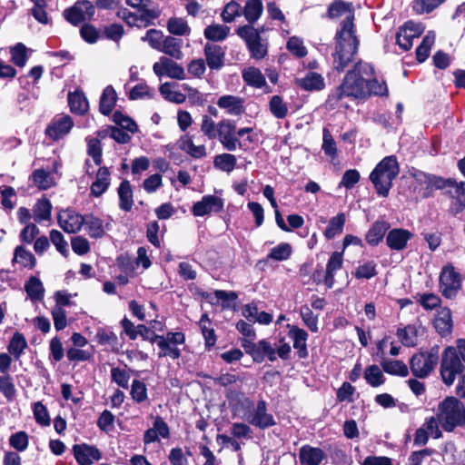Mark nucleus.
I'll return each mask as SVG.
<instances>
[{"label": "nucleus", "mask_w": 465, "mask_h": 465, "mask_svg": "<svg viewBox=\"0 0 465 465\" xmlns=\"http://www.w3.org/2000/svg\"><path fill=\"white\" fill-rule=\"evenodd\" d=\"M374 74L373 66L366 62H357L344 76L341 84L327 98V104L335 107L343 98L364 99L368 97L366 77Z\"/></svg>", "instance_id": "1"}, {"label": "nucleus", "mask_w": 465, "mask_h": 465, "mask_svg": "<svg viewBox=\"0 0 465 465\" xmlns=\"http://www.w3.org/2000/svg\"><path fill=\"white\" fill-rule=\"evenodd\" d=\"M334 39L333 67L338 72H342L353 61L359 47L352 15H350L341 22V29L337 31Z\"/></svg>", "instance_id": "2"}, {"label": "nucleus", "mask_w": 465, "mask_h": 465, "mask_svg": "<svg viewBox=\"0 0 465 465\" xmlns=\"http://www.w3.org/2000/svg\"><path fill=\"white\" fill-rule=\"evenodd\" d=\"M399 172V163L394 155L384 157L372 170L370 180L380 196L387 197L389 195L392 182L398 176Z\"/></svg>", "instance_id": "3"}, {"label": "nucleus", "mask_w": 465, "mask_h": 465, "mask_svg": "<svg viewBox=\"0 0 465 465\" xmlns=\"http://www.w3.org/2000/svg\"><path fill=\"white\" fill-rule=\"evenodd\" d=\"M438 420L445 431H453L465 425V406L455 397H447L438 408Z\"/></svg>", "instance_id": "4"}, {"label": "nucleus", "mask_w": 465, "mask_h": 465, "mask_svg": "<svg viewBox=\"0 0 465 465\" xmlns=\"http://www.w3.org/2000/svg\"><path fill=\"white\" fill-rule=\"evenodd\" d=\"M465 370V363L457 354V349L454 346H448L441 354L440 373L443 383L451 386L457 376Z\"/></svg>", "instance_id": "5"}, {"label": "nucleus", "mask_w": 465, "mask_h": 465, "mask_svg": "<svg viewBox=\"0 0 465 465\" xmlns=\"http://www.w3.org/2000/svg\"><path fill=\"white\" fill-rule=\"evenodd\" d=\"M262 31L250 25L236 29L238 36L245 42L251 57L255 60H262L268 54V43L266 39L262 38Z\"/></svg>", "instance_id": "6"}, {"label": "nucleus", "mask_w": 465, "mask_h": 465, "mask_svg": "<svg viewBox=\"0 0 465 465\" xmlns=\"http://www.w3.org/2000/svg\"><path fill=\"white\" fill-rule=\"evenodd\" d=\"M439 362V348L433 347L430 351H420L411 356L409 361L412 375L419 379L427 378Z\"/></svg>", "instance_id": "7"}, {"label": "nucleus", "mask_w": 465, "mask_h": 465, "mask_svg": "<svg viewBox=\"0 0 465 465\" xmlns=\"http://www.w3.org/2000/svg\"><path fill=\"white\" fill-rule=\"evenodd\" d=\"M411 174L416 182L414 190L418 191L422 198L430 197L434 190L446 189V184L451 183L450 179H444L419 170H416Z\"/></svg>", "instance_id": "8"}, {"label": "nucleus", "mask_w": 465, "mask_h": 465, "mask_svg": "<svg viewBox=\"0 0 465 465\" xmlns=\"http://www.w3.org/2000/svg\"><path fill=\"white\" fill-rule=\"evenodd\" d=\"M95 8L92 2L88 0L77 1L72 7L64 12L65 19L74 25L92 19L94 15Z\"/></svg>", "instance_id": "9"}, {"label": "nucleus", "mask_w": 465, "mask_h": 465, "mask_svg": "<svg viewBox=\"0 0 465 465\" xmlns=\"http://www.w3.org/2000/svg\"><path fill=\"white\" fill-rule=\"evenodd\" d=\"M236 125L233 121L222 120L217 124V134L219 142L224 149L228 151H235L237 147H242V143L235 136Z\"/></svg>", "instance_id": "10"}, {"label": "nucleus", "mask_w": 465, "mask_h": 465, "mask_svg": "<svg viewBox=\"0 0 465 465\" xmlns=\"http://www.w3.org/2000/svg\"><path fill=\"white\" fill-rule=\"evenodd\" d=\"M424 26L412 21L406 22L396 34V42L403 51L412 47V41L421 35Z\"/></svg>", "instance_id": "11"}, {"label": "nucleus", "mask_w": 465, "mask_h": 465, "mask_svg": "<svg viewBox=\"0 0 465 465\" xmlns=\"http://www.w3.org/2000/svg\"><path fill=\"white\" fill-rule=\"evenodd\" d=\"M246 420L250 424L261 430H265L276 423L273 416L267 411V403L263 400L258 401L257 406L252 411H250Z\"/></svg>", "instance_id": "12"}, {"label": "nucleus", "mask_w": 465, "mask_h": 465, "mask_svg": "<svg viewBox=\"0 0 465 465\" xmlns=\"http://www.w3.org/2000/svg\"><path fill=\"white\" fill-rule=\"evenodd\" d=\"M153 71L158 77L167 75L177 80H183L185 77L183 66L166 56L160 57L159 62L153 64Z\"/></svg>", "instance_id": "13"}, {"label": "nucleus", "mask_w": 465, "mask_h": 465, "mask_svg": "<svg viewBox=\"0 0 465 465\" xmlns=\"http://www.w3.org/2000/svg\"><path fill=\"white\" fill-rule=\"evenodd\" d=\"M440 283L442 294L447 298H452L460 288V277L451 265L445 266L440 275Z\"/></svg>", "instance_id": "14"}, {"label": "nucleus", "mask_w": 465, "mask_h": 465, "mask_svg": "<svg viewBox=\"0 0 465 465\" xmlns=\"http://www.w3.org/2000/svg\"><path fill=\"white\" fill-rule=\"evenodd\" d=\"M59 226L67 233H75L84 226V219L74 210L61 212L57 217Z\"/></svg>", "instance_id": "15"}, {"label": "nucleus", "mask_w": 465, "mask_h": 465, "mask_svg": "<svg viewBox=\"0 0 465 465\" xmlns=\"http://www.w3.org/2000/svg\"><path fill=\"white\" fill-rule=\"evenodd\" d=\"M223 209V201L215 195H205L201 201L195 203L193 206L194 216H204L211 213H219Z\"/></svg>", "instance_id": "16"}, {"label": "nucleus", "mask_w": 465, "mask_h": 465, "mask_svg": "<svg viewBox=\"0 0 465 465\" xmlns=\"http://www.w3.org/2000/svg\"><path fill=\"white\" fill-rule=\"evenodd\" d=\"M73 451L79 465H92L94 460L102 459V454L95 446L85 443L74 445Z\"/></svg>", "instance_id": "17"}, {"label": "nucleus", "mask_w": 465, "mask_h": 465, "mask_svg": "<svg viewBox=\"0 0 465 465\" xmlns=\"http://www.w3.org/2000/svg\"><path fill=\"white\" fill-rule=\"evenodd\" d=\"M74 126L73 119L69 115H63L54 118L47 126L45 134L54 141H56L67 134Z\"/></svg>", "instance_id": "18"}, {"label": "nucleus", "mask_w": 465, "mask_h": 465, "mask_svg": "<svg viewBox=\"0 0 465 465\" xmlns=\"http://www.w3.org/2000/svg\"><path fill=\"white\" fill-rule=\"evenodd\" d=\"M412 236L413 234L406 229H392L386 236V244L391 250L402 251Z\"/></svg>", "instance_id": "19"}, {"label": "nucleus", "mask_w": 465, "mask_h": 465, "mask_svg": "<svg viewBox=\"0 0 465 465\" xmlns=\"http://www.w3.org/2000/svg\"><path fill=\"white\" fill-rule=\"evenodd\" d=\"M203 51L207 65L210 69L219 70L223 66L225 52L222 46L207 43L204 45Z\"/></svg>", "instance_id": "20"}, {"label": "nucleus", "mask_w": 465, "mask_h": 465, "mask_svg": "<svg viewBox=\"0 0 465 465\" xmlns=\"http://www.w3.org/2000/svg\"><path fill=\"white\" fill-rule=\"evenodd\" d=\"M219 108L223 109L230 115H241L244 113V99L239 96L225 94L222 95L217 100Z\"/></svg>", "instance_id": "21"}, {"label": "nucleus", "mask_w": 465, "mask_h": 465, "mask_svg": "<svg viewBox=\"0 0 465 465\" xmlns=\"http://www.w3.org/2000/svg\"><path fill=\"white\" fill-rule=\"evenodd\" d=\"M326 459V454L321 448L303 445L299 450L301 465H320Z\"/></svg>", "instance_id": "22"}, {"label": "nucleus", "mask_w": 465, "mask_h": 465, "mask_svg": "<svg viewBox=\"0 0 465 465\" xmlns=\"http://www.w3.org/2000/svg\"><path fill=\"white\" fill-rule=\"evenodd\" d=\"M433 326L441 337H447L451 333L453 321L449 308L444 307L438 311L433 320Z\"/></svg>", "instance_id": "23"}, {"label": "nucleus", "mask_w": 465, "mask_h": 465, "mask_svg": "<svg viewBox=\"0 0 465 465\" xmlns=\"http://www.w3.org/2000/svg\"><path fill=\"white\" fill-rule=\"evenodd\" d=\"M289 337L293 341V348L297 350L299 358L304 359L308 356V350L306 341L308 333L303 330L294 325H288Z\"/></svg>", "instance_id": "24"}, {"label": "nucleus", "mask_w": 465, "mask_h": 465, "mask_svg": "<svg viewBox=\"0 0 465 465\" xmlns=\"http://www.w3.org/2000/svg\"><path fill=\"white\" fill-rule=\"evenodd\" d=\"M182 48V39L173 35H166L158 52L163 53L173 59L180 60L183 56Z\"/></svg>", "instance_id": "25"}, {"label": "nucleus", "mask_w": 465, "mask_h": 465, "mask_svg": "<svg viewBox=\"0 0 465 465\" xmlns=\"http://www.w3.org/2000/svg\"><path fill=\"white\" fill-rule=\"evenodd\" d=\"M178 146L182 151L195 159H201L207 155L205 145H195L192 136L189 134L181 136L178 141Z\"/></svg>", "instance_id": "26"}, {"label": "nucleus", "mask_w": 465, "mask_h": 465, "mask_svg": "<svg viewBox=\"0 0 465 465\" xmlns=\"http://www.w3.org/2000/svg\"><path fill=\"white\" fill-rule=\"evenodd\" d=\"M110 172L107 167H100L95 181L92 183L90 188L91 195L100 197L104 194L110 185Z\"/></svg>", "instance_id": "27"}, {"label": "nucleus", "mask_w": 465, "mask_h": 465, "mask_svg": "<svg viewBox=\"0 0 465 465\" xmlns=\"http://www.w3.org/2000/svg\"><path fill=\"white\" fill-rule=\"evenodd\" d=\"M295 84L306 91H320L325 86L323 77L314 72H309L304 77L296 78Z\"/></svg>", "instance_id": "28"}, {"label": "nucleus", "mask_w": 465, "mask_h": 465, "mask_svg": "<svg viewBox=\"0 0 465 465\" xmlns=\"http://www.w3.org/2000/svg\"><path fill=\"white\" fill-rule=\"evenodd\" d=\"M391 225L385 221H376L372 223L365 235V240L371 246L378 245L383 239Z\"/></svg>", "instance_id": "29"}, {"label": "nucleus", "mask_w": 465, "mask_h": 465, "mask_svg": "<svg viewBox=\"0 0 465 465\" xmlns=\"http://www.w3.org/2000/svg\"><path fill=\"white\" fill-rule=\"evenodd\" d=\"M342 267V253L334 252L330 257L327 266L326 273L324 277V284L328 289H331L334 285V274Z\"/></svg>", "instance_id": "30"}, {"label": "nucleus", "mask_w": 465, "mask_h": 465, "mask_svg": "<svg viewBox=\"0 0 465 465\" xmlns=\"http://www.w3.org/2000/svg\"><path fill=\"white\" fill-rule=\"evenodd\" d=\"M117 193L119 197V208L124 212H130L134 205V193L129 181L121 182Z\"/></svg>", "instance_id": "31"}, {"label": "nucleus", "mask_w": 465, "mask_h": 465, "mask_svg": "<svg viewBox=\"0 0 465 465\" xmlns=\"http://www.w3.org/2000/svg\"><path fill=\"white\" fill-rule=\"evenodd\" d=\"M117 94L112 85H107L100 97L99 111L104 115H109L115 106Z\"/></svg>", "instance_id": "32"}, {"label": "nucleus", "mask_w": 465, "mask_h": 465, "mask_svg": "<svg viewBox=\"0 0 465 465\" xmlns=\"http://www.w3.org/2000/svg\"><path fill=\"white\" fill-rule=\"evenodd\" d=\"M244 83L254 88H262L266 85V79L261 70L254 66L245 68L242 73Z\"/></svg>", "instance_id": "33"}, {"label": "nucleus", "mask_w": 465, "mask_h": 465, "mask_svg": "<svg viewBox=\"0 0 465 465\" xmlns=\"http://www.w3.org/2000/svg\"><path fill=\"white\" fill-rule=\"evenodd\" d=\"M84 225L91 238L98 239L104 235V222L100 218L87 214L84 216Z\"/></svg>", "instance_id": "34"}, {"label": "nucleus", "mask_w": 465, "mask_h": 465, "mask_svg": "<svg viewBox=\"0 0 465 465\" xmlns=\"http://www.w3.org/2000/svg\"><path fill=\"white\" fill-rule=\"evenodd\" d=\"M212 322L207 313L202 315L199 321L202 334L204 338V345L207 350H211L216 343V335L213 328L211 326Z\"/></svg>", "instance_id": "35"}, {"label": "nucleus", "mask_w": 465, "mask_h": 465, "mask_svg": "<svg viewBox=\"0 0 465 465\" xmlns=\"http://www.w3.org/2000/svg\"><path fill=\"white\" fill-rule=\"evenodd\" d=\"M242 11L249 25H252L262 14V2L261 0H248Z\"/></svg>", "instance_id": "36"}, {"label": "nucleus", "mask_w": 465, "mask_h": 465, "mask_svg": "<svg viewBox=\"0 0 465 465\" xmlns=\"http://www.w3.org/2000/svg\"><path fill=\"white\" fill-rule=\"evenodd\" d=\"M229 34L230 27L220 24H212L203 31L204 37L213 42H222L227 38Z\"/></svg>", "instance_id": "37"}, {"label": "nucleus", "mask_w": 465, "mask_h": 465, "mask_svg": "<svg viewBox=\"0 0 465 465\" xmlns=\"http://www.w3.org/2000/svg\"><path fill=\"white\" fill-rule=\"evenodd\" d=\"M166 27L168 32L173 35L183 36L191 34V27L183 17H170L167 21Z\"/></svg>", "instance_id": "38"}, {"label": "nucleus", "mask_w": 465, "mask_h": 465, "mask_svg": "<svg viewBox=\"0 0 465 465\" xmlns=\"http://www.w3.org/2000/svg\"><path fill=\"white\" fill-rule=\"evenodd\" d=\"M450 183L446 184L444 193L451 198H455L461 208H465V182L457 183L456 180L450 178Z\"/></svg>", "instance_id": "39"}, {"label": "nucleus", "mask_w": 465, "mask_h": 465, "mask_svg": "<svg viewBox=\"0 0 465 465\" xmlns=\"http://www.w3.org/2000/svg\"><path fill=\"white\" fill-rule=\"evenodd\" d=\"M381 366L386 373L391 375L406 377L409 374L408 366L399 360H383Z\"/></svg>", "instance_id": "40"}, {"label": "nucleus", "mask_w": 465, "mask_h": 465, "mask_svg": "<svg viewBox=\"0 0 465 465\" xmlns=\"http://www.w3.org/2000/svg\"><path fill=\"white\" fill-rule=\"evenodd\" d=\"M346 222L345 213H340L336 216L332 217L329 221V224L324 231V236L328 239H333L336 235L340 234L343 231V227Z\"/></svg>", "instance_id": "41"}, {"label": "nucleus", "mask_w": 465, "mask_h": 465, "mask_svg": "<svg viewBox=\"0 0 465 465\" xmlns=\"http://www.w3.org/2000/svg\"><path fill=\"white\" fill-rule=\"evenodd\" d=\"M25 290L32 301L37 302L44 298L45 289L37 277L31 276L25 284Z\"/></svg>", "instance_id": "42"}, {"label": "nucleus", "mask_w": 465, "mask_h": 465, "mask_svg": "<svg viewBox=\"0 0 465 465\" xmlns=\"http://www.w3.org/2000/svg\"><path fill=\"white\" fill-rule=\"evenodd\" d=\"M68 104L71 111L77 114H84L88 110V101L81 92L70 93Z\"/></svg>", "instance_id": "43"}, {"label": "nucleus", "mask_w": 465, "mask_h": 465, "mask_svg": "<svg viewBox=\"0 0 465 465\" xmlns=\"http://www.w3.org/2000/svg\"><path fill=\"white\" fill-rule=\"evenodd\" d=\"M52 204L47 198L39 199L33 209L34 219L36 223L50 220Z\"/></svg>", "instance_id": "44"}, {"label": "nucleus", "mask_w": 465, "mask_h": 465, "mask_svg": "<svg viewBox=\"0 0 465 465\" xmlns=\"http://www.w3.org/2000/svg\"><path fill=\"white\" fill-rule=\"evenodd\" d=\"M26 348L27 341L25 336L22 333L16 331L7 346V351L9 354L13 355L15 360H19Z\"/></svg>", "instance_id": "45"}, {"label": "nucleus", "mask_w": 465, "mask_h": 465, "mask_svg": "<svg viewBox=\"0 0 465 465\" xmlns=\"http://www.w3.org/2000/svg\"><path fill=\"white\" fill-rule=\"evenodd\" d=\"M237 159L231 153H221L214 157L213 166L223 172L230 173L236 166Z\"/></svg>", "instance_id": "46"}, {"label": "nucleus", "mask_w": 465, "mask_h": 465, "mask_svg": "<svg viewBox=\"0 0 465 465\" xmlns=\"http://www.w3.org/2000/svg\"><path fill=\"white\" fill-rule=\"evenodd\" d=\"M396 334L404 346L414 347L417 344V329L413 325L399 328Z\"/></svg>", "instance_id": "47"}, {"label": "nucleus", "mask_w": 465, "mask_h": 465, "mask_svg": "<svg viewBox=\"0 0 465 465\" xmlns=\"http://www.w3.org/2000/svg\"><path fill=\"white\" fill-rule=\"evenodd\" d=\"M435 42V34L429 32L416 49V58L419 63L424 62L430 55V51Z\"/></svg>", "instance_id": "48"}, {"label": "nucleus", "mask_w": 465, "mask_h": 465, "mask_svg": "<svg viewBox=\"0 0 465 465\" xmlns=\"http://www.w3.org/2000/svg\"><path fill=\"white\" fill-rule=\"evenodd\" d=\"M155 342L160 349V351L158 352L159 358L169 356L172 359L176 360L181 357V350L176 346H173L168 343L166 339H164V336L160 335V338H157Z\"/></svg>", "instance_id": "49"}, {"label": "nucleus", "mask_w": 465, "mask_h": 465, "mask_svg": "<svg viewBox=\"0 0 465 465\" xmlns=\"http://www.w3.org/2000/svg\"><path fill=\"white\" fill-rule=\"evenodd\" d=\"M364 379L372 387H378L385 382V378L381 369L375 365H370L365 369Z\"/></svg>", "instance_id": "50"}, {"label": "nucleus", "mask_w": 465, "mask_h": 465, "mask_svg": "<svg viewBox=\"0 0 465 465\" xmlns=\"http://www.w3.org/2000/svg\"><path fill=\"white\" fill-rule=\"evenodd\" d=\"M271 114L277 119H283L288 114L287 104L283 102L280 95H273L269 102Z\"/></svg>", "instance_id": "51"}, {"label": "nucleus", "mask_w": 465, "mask_h": 465, "mask_svg": "<svg viewBox=\"0 0 465 465\" xmlns=\"http://www.w3.org/2000/svg\"><path fill=\"white\" fill-rule=\"evenodd\" d=\"M162 14L159 7L154 6L153 8H147L145 5L141 7L139 19L142 21V25H139V28L147 27L154 25L153 21L157 19Z\"/></svg>", "instance_id": "52"}, {"label": "nucleus", "mask_w": 465, "mask_h": 465, "mask_svg": "<svg viewBox=\"0 0 465 465\" xmlns=\"http://www.w3.org/2000/svg\"><path fill=\"white\" fill-rule=\"evenodd\" d=\"M292 252V248L291 244L287 242H282L271 250L267 255V259L277 262L286 261L291 257Z\"/></svg>", "instance_id": "53"}, {"label": "nucleus", "mask_w": 465, "mask_h": 465, "mask_svg": "<svg viewBox=\"0 0 465 465\" xmlns=\"http://www.w3.org/2000/svg\"><path fill=\"white\" fill-rule=\"evenodd\" d=\"M14 261L29 269H33L36 264V260L33 253L25 250L23 246H17L15 248Z\"/></svg>", "instance_id": "54"}, {"label": "nucleus", "mask_w": 465, "mask_h": 465, "mask_svg": "<svg viewBox=\"0 0 465 465\" xmlns=\"http://www.w3.org/2000/svg\"><path fill=\"white\" fill-rule=\"evenodd\" d=\"M0 392L9 402L15 399L16 389L10 374L0 376Z\"/></svg>", "instance_id": "55"}, {"label": "nucleus", "mask_w": 465, "mask_h": 465, "mask_svg": "<svg viewBox=\"0 0 465 465\" xmlns=\"http://www.w3.org/2000/svg\"><path fill=\"white\" fill-rule=\"evenodd\" d=\"M113 121L119 125L123 130L135 134L138 131L136 123L129 116L124 115L120 111H115L113 114Z\"/></svg>", "instance_id": "56"}, {"label": "nucleus", "mask_w": 465, "mask_h": 465, "mask_svg": "<svg viewBox=\"0 0 465 465\" xmlns=\"http://www.w3.org/2000/svg\"><path fill=\"white\" fill-rule=\"evenodd\" d=\"M166 35L161 30L149 29L145 35L141 38L143 42L148 43V45L154 50L159 51L161 45Z\"/></svg>", "instance_id": "57"}, {"label": "nucleus", "mask_w": 465, "mask_h": 465, "mask_svg": "<svg viewBox=\"0 0 465 465\" xmlns=\"http://www.w3.org/2000/svg\"><path fill=\"white\" fill-rule=\"evenodd\" d=\"M87 153L91 156L96 165L102 163V146L99 138L87 137Z\"/></svg>", "instance_id": "58"}, {"label": "nucleus", "mask_w": 465, "mask_h": 465, "mask_svg": "<svg viewBox=\"0 0 465 465\" xmlns=\"http://www.w3.org/2000/svg\"><path fill=\"white\" fill-rule=\"evenodd\" d=\"M242 14V11L241 5L235 1H231L225 5L221 16L224 23H232Z\"/></svg>", "instance_id": "59"}, {"label": "nucleus", "mask_w": 465, "mask_h": 465, "mask_svg": "<svg viewBox=\"0 0 465 465\" xmlns=\"http://www.w3.org/2000/svg\"><path fill=\"white\" fill-rule=\"evenodd\" d=\"M155 94L154 89L148 86L145 83H140L134 86L129 94L131 100H137L143 98H153Z\"/></svg>", "instance_id": "60"}, {"label": "nucleus", "mask_w": 465, "mask_h": 465, "mask_svg": "<svg viewBox=\"0 0 465 465\" xmlns=\"http://www.w3.org/2000/svg\"><path fill=\"white\" fill-rule=\"evenodd\" d=\"M366 89L368 91V97L371 95L387 96L388 88L384 81L380 82L379 80L372 78H366Z\"/></svg>", "instance_id": "61"}, {"label": "nucleus", "mask_w": 465, "mask_h": 465, "mask_svg": "<svg viewBox=\"0 0 465 465\" xmlns=\"http://www.w3.org/2000/svg\"><path fill=\"white\" fill-rule=\"evenodd\" d=\"M445 0H415L412 8L419 14H429L440 5Z\"/></svg>", "instance_id": "62"}, {"label": "nucleus", "mask_w": 465, "mask_h": 465, "mask_svg": "<svg viewBox=\"0 0 465 465\" xmlns=\"http://www.w3.org/2000/svg\"><path fill=\"white\" fill-rule=\"evenodd\" d=\"M300 314L305 325L312 332H317L318 328V316L314 315L312 309L308 305H303L300 309Z\"/></svg>", "instance_id": "63"}, {"label": "nucleus", "mask_w": 465, "mask_h": 465, "mask_svg": "<svg viewBox=\"0 0 465 465\" xmlns=\"http://www.w3.org/2000/svg\"><path fill=\"white\" fill-rule=\"evenodd\" d=\"M50 241L63 256L66 258L69 255L68 243L61 232L54 229L51 230Z\"/></svg>", "instance_id": "64"}]
</instances>
